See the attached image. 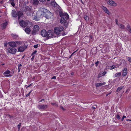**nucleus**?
Returning a JSON list of instances; mask_svg holds the SVG:
<instances>
[{
  "label": "nucleus",
  "mask_w": 131,
  "mask_h": 131,
  "mask_svg": "<svg viewBox=\"0 0 131 131\" xmlns=\"http://www.w3.org/2000/svg\"><path fill=\"white\" fill-rule=\"evenodd\" d=\"M39 1L41 2H43L45 1L46 0H39Z\"/></svg>",
  "instance_id": "43"
},
{
  "label": "nucleus",
  "mask_w": 131,
  "mask_h": 131,
  "mask_svg": "<svg viewBox=\"0 0 131 131\" xmlns=\"http://www.w3.org/2000/svg\"><path fill=\"white\" fill-rule=\"evenodd\" d=\"M51 104L55 106H57L58 105L57 104L55 103H51Z\"/></svg>",
  "instance_id": "35"
},
{
  "label": "nucleus",
  "mask_w": 131,
  "mask_h": 131,
  "mask_svg": "<svg viewBox=\"0 0 131 131\" xmlns=\"http://www.w3.org/2000/svg\"><path fill=\"white\" fill-rule=\"evenodd\" d=\"M60 16H63L61 18L60 23L62 24H64L66 22V19L69 18V16L67 13H63L62 14H60Z\"/></svg>",
  "instance_id": "2"
},
{
  "label": "nucleus",
  "mask_w": 131,
  "mask_h": 131,
  "mask_svg": "<svg viewBox=\"0 0 131 131\" xmlns=\"http://www.w3.org/2000/svg\"><path fill=\"white\" fill-rule=\"evenodd\" d=\"M28 22H27V23H28L27 24H29V25L30 26H29L28 27H26L25 30V31L28 34H29L30 33L31 31V28H30V27H31L32 25L31 23L30 22H29L28 23Z\"/></svg>",
  "instance_id": "6"
},
{
  "label": "nucleus",
  "mask_w": 131,
  "mask_h": 131,
  "mask_svg": "<svg viewBox=\"0 0 131 131\" xmlns=\"http://www.w3.org/2000/svg\"><path fill=\"white\" fill-rule=\"evenodd\" d=\"M63 27L61 26L56 27L54 29V32L56 34L59 35L63 31Z\"/></svg>",
  "instance_id": "3"
},
{
  "label": "nucleus",
  "mask_w": 131,
  "mask_h": 131,
  "mask_svg": "<svg viewBox=\"0 0 131 131\" xmlns=\"http://www.w3.org/2000/svg\"><path fill=\"white\" fill-rule=\"evenodd\" d=\"M32 56V57L31 59V61H33L35 57L34 55H33V56Z\"/></svg>",
  "instance_id": "42"
},
{
  "label": "nucleus",
  "mask_w": 131,
  "mask_h": 131,
  "mask_svg": "<svg viewBox=\"0 0 131 131\" xmlns=\"http://www.w3.org/2000/svg\"><path fill=\"white\" fill-rule=\"evenodd\" d=\"M39 26L37 25H35L33 28L32 33L34 34H35L39 31Z\"/></svg>",
  "instance_id": "7"
},
{
  "label": "nucleus",
  "mask_w": 131,
  "mask_h": 131,
  "mask_svg": "<svg viewBox=\"0 0 131 131\" xmlns=\"http://www.w3.org/2000/svg\"><path fill=\"white\" fill-rule=\"evenodd\" d=\"M126 118V116H123V117H122L121 119V121H123L124 119V118Z\"/></svg>",
  "instance_id": "34"
},
{
  "label": "nucleus",
  "mask_w": 131,
  "mask_h": 131,
  "mask_svg": "<svg viewBox=\"0 0 131 131\" xmlns=\"http://www.w3.org/2000/svg\"><path fill=\"white\" fill-rule=\"evenodd\" d=\"M106 73V72H101L98 75L99 77H101L104 75Z\"/></svg>",
  "instance_id": "18"
},
{
  "label": "nucleus",
  "mask_w": 131,
  "mask_h": 131,
  "mask_svg": "<svg viewBox=\"0 0 131 131\" xmlns=\"http://www.w3.org/2000/svg\"><path fill=\"white\" fill-rule=\"evenodd\" d=\"M32 84H30L29 85H28V86H27V88L30 87V86H31V85Z\"/></svg>",
  "instance_id": "47"
},
{
  "label": "nucleus",
  "mask_w": 131,
  "mask_h": 131,
  "mask_svg": "<svg viewBox=\"0 0 131 131\" xmlns=\"http://www.w3.org/2000/svg\"><path fill=\"white\" fill-rule=\"evenodd\" d=\"M22 66V65L21 64H18V72H19L20 71V70L21 68V67Z\"/></svg>",
  "instance_id": "27"
},
{
  "label": "nucleus",
  "mask_w": 131,
  "mask_h": 131,
  "mask_svg": "<svg viewBox=\"0 0 131 131\" xmlns=\"http://www.w3.org/2000/svg\"><path fill=\"white\" fill-rule=\"evenodd\" d=\"M76 51H75V52H73V53H72L71 54V56L70 57H71V56H72V55H73V54L74 53H75Z\"/></svg>",
  "instance_id": "49"
},
{
  "label": "nucleus",
  "mask_w": 131,
  "mask_h": 131,
  "mask_svg": "<svg viewBox=\"0 0 131 131\" xmlns=\"http://www.w3.org/2000/svg\"><path fill=\"white\" fill-rule=\"evenodd\" d=\"M48 3L50 4L54 8L58 7H59V5L55 2V0H47Z\"/></svg>",
  "instance_id": "5"
},
{
  "label": "nucleus",
  "mask_w": 131,
  "mask_h": 131,
  "mask_svg": "<svg viewBox=\"0 0 131 131\" xmlns=\"http://www.w3.org/2000/svg\"><path fill=\"white\" fill-rule=\"evenodd\" d=\"M39 3V1L38 0H33V4L35 5H38Z\"/></svg>",
  "instance_id": "23"
},
{
  "label": "nucleus",
  "mask_w": 131,
  "mask_h": 131,
  "mask_svg": "<svg viewBox=\"0 0 131 131\" xmlns=\"http://www.w3.org/2000/svg\"><path fill=\"white\" fill-rule=\"evenodd\" d=\"M53 33L50 30L48 31L47 33V35L46 36L47 38V39L53 37Z\"/></svg>",
  "instance_id": "10"
},
{
  "label": "nucleus",
  "mask_w": 131,
  "mask_h": 131,
  "mask_svg": "<svg viewBox=\"0 0 131 131\" xmlns=\"http://www.w3.org/2000/svg\"><path fill=\"white\" fill-rule=\"evenodd\" d=\"M116 118L118 119H119L121 118L120 117V116L118 114H117L116 116Z\"/></svg>",
  "instance_id": "32"
},
{
  "label": "nucleus",
  "mask_w": 131,
  "mask_h": 131,
  "mask_svg": "<svg viewBox=\"0 0 131 131\" xmlns=\"http://www.w3.org/2000/svg\"><path fill=\"white\" fill-rule=\"evenodd\" d=\"M48 106L46 105H39L38 106V107L40 109H45L47 108Z\"/></svg>",
  "instance_id": "14"
},
{
  "label": "nucleus",
  "mask_w": 131,
  "mask_h": 131,
  "mask_svg": "<svg viewBox=\"0 0 131 131\" xmlns=\"http://www.w3.org/2000/svg\"><path fill=\"white\" fill-rule=\"evenodd\" d=\"M92 109H95L96 108V107H95L93 106V107H92Z\"/></svg>",
  "instance_id": "50"
},
{
  "label": "nucleus",
  "mask_w": 131,
  "mask_h": 131,
  "mask_svg": "<svg viewBox=\"0 0 131 131\" xmlns=\"http://www.w3.org/2000/svg\"><path fill=\"white\" fill-rule=\"evenodd\" d=\"M23 14V13L20 11H19L17 12V16H18V19H19L20 17Z\"/></svg>",
  "instance_id": "20"
},
{
  "label": "nucleus",
  "mask_w": 131,
  "mask_h": 131,
  "mask_svg": "<svg viewBox=\"0 0 131 131\" xmlns=\"http://www.w3.org/2000/svg\"><path fill=\"white\" fill-rule=\"evenodd\" d=\"M38 45L37 44L36 45H34V47L35 48H36L38 47Z\"/></svg>",
  "instance_id": "40"
},
{
  "label": "nucleus",
  "mask_w": 131,
  "mask_h": 131,
  "mask_svg": "<svg viewBox=\"0 0 131 131\" xmlns=\"http://www.w3.org/2000/svg\"><path fill=\"white\" fill-rule=\"evenodd\" d=\"M40 12L41 16H44L47 19L51 18L53 17L52 13L46 9L41 8Z\"/></svg>",
  "instance_id": "1"
},
{
  "label": "nucleus",
  "mask_w": 131,
  "mask_h": 131,
  "mask_svg": "<svg viewBox=\"0 0 131 131\" xmlns=\"http://www.w3.org/2000/svg\"><path fill=\"white\" fill-rule=\"evenodd\" d=\"M105 84L106 83L105 82L101 83H98L96 84V87H98L101 85H105Z\"/></svg>",
  "instance_id": "21"
},
{
  "label": "nucleus",
  "mask_w": 131,
  "mask_h": 131,
  "mask_svg": "<svg viewBox=\"0 0 131 131\" xmlns=\"http://www.w3.org/2000/svg\"><path fill=\"white\" fill-rule=\"evenodd\" d=\"M60 108H61L64 111L65 110V109L64 108L62 107L61 106V107Z\"/></svg>",
  "instance_id": "46"
},
{
  "label": "nucleus",
  "mask_w": 131,
  "mask_h": 131,
  "mask_svg": "<svg viewBox=\"0 0 131 131\" xmlns=\"http://www.w3.org/2000/svg\"><path fill=\"white\" fill-rule=\"evenodd\" d=\"M10 71L9 70H8L6 71L5 72L3 73V74L6 77H11L12 76V75L10 74H9L8 75H5L6 74H10Z\"/></svg>",
  "instance_id": "15"
},
{
  "label": "nucleus",
  "mask_w": 131,
  "mask_h": 131,
  "mask_svg": "<svg viewBox=\"0 0 131 131\" xmlns=\"http://www.w3.org/2000/svg\"><path fill=\"white\" fill-rule=\"evenodd\" d=\"M123 62H125V61L124 60H123Z\"/></svg>",
  "instance_id": "53"
},
{
  "label": "nucleus",
  "mask_w": 131,
  "mask_h": 131,
  "mask_svg": "<svg viewBox=\"0 0 131 131\" xmlns=\"http://www.w3.org/2000/svg\"><path fill=\"white\" fill-rule=\"evenodd\" d=\"M118 26L120 28L124 29L125 28L124 26L121 24H119Z\"/></svg>",
  "instance_id": "28"
},
{
  "label": "nucleus",
  "mask_w": 131,
  "mask_h": 131,
  "mask_svg": "<svg viewBox=\"0 0 131 131\" xmlns=\"http://www.w3.org/2000/svg\"><path fill=\"white\" fill-rule=\"evenodd\" d=\"M56 76H54L52 78V79H56Z\"/></svg>",
  "instance_id": "44"
},
{
  "label": "nucleus",
  "mask_w": 131,
  "mask_h": 131,
  "mask_svg": "<svg viewBox=\"0 0 131 131\" xmlns=\"http://www.w3.org/2000/svg\"><path fill=\"white\" fill-rule=\"evenodd\" d=\"M37 52V51L36 50L32 54L31 56H33V55H34Z\"/></svg>",
  "instance_id": "36"
},
{
  "label": "nucleus",
  "mask_w": 131,
  "mask_h": 131,
  "mask_svg": "<svg viewBox=\"0 0 131 131\" xmlns=\"http://www.w3.org/2000/svg\"><path fill=\"white\" fill-rule=\"evenodd\" d=\"M12 36L14 38H16L18 36L17 35H13Z\"/></svg>",
  "instance_id": "37"
},
{
  "label": "nucleus",
  "mask_w": 131,
  "mask_h": 131,
  "mask_svg": "<svg viewBox=\"0 0 131 131\" xmlns=\"http://www.w3.org/2000/svg\"><path fill=\"white\" fill-rule=\"evenodd\" d=\"M33 19L35 20L36 21H38L39 20V18L37 17V14H36V15H32Z\"/></svg>",
  "instance_id": "19"
},
{
  "label": "nucleus",
  "mask_w": 131,
  "mask_h": 131,
  "mask_svg": "<svg viewBox=\"0 0 131 131\" xmlns=\"http://www.w3.org/2000/svg\"><path fill=\"white\" fill-rule=\"evenodd\" d=\"M127 121H131V120L129 119H128L127 120Z\"/></svg>",
  "instance_id": "52"
},
{
  "label": "nucleus",
  "mask_w": 131,
  "mask_h": 131,
  "mask_svg": "<svg viewBox=\"0 0 131 131\" xmlns=\"http://www.w3.org/2000/svg\"><path fill=\"white\" fill-rule=\"evenodd\" d=\"M117 20H116V24L117 25H118V26H119V24L118 23V22H117Z\"/></svg>",
  "instance_id": "45"
},
{
  "label": "nucleus",
  "mask_w": 131,
  "mask_h": 131,
  "mask_svg": "<svg viewBox=\"0 0 131 131\" xmlns=\"http://www.w3.org/2000/svg\"><path fill=\"white\" fill-rule=\"evenodd\" d=\"M18 43L21 44V42L18 41H16L15 42L13 41L9 42V44L10 47H13L16 48L17 46L16 43L18 44Z\"/></svg>",
  "instance_id": "8"
},
{
  "label": "nucleus",
  "mask_w": 131,
  "mask_h": 131,
  "mask_svg": "<svg viewBox=\"0 0 131 131\" xmlns=\"http://www.w3.org/2000/svg\"><path fill=\"white\" fill-rule=\"evenodd\" d=\"M127 73V70L126 68H125L123 70L122 75L123 76L126 75Z\"/></svg>",
  "instance_id": "17"
},
{
  "label": "nucleus",
  "mask_w": 131,
  "mask_h": 131,
  "mask_svg": "<svg viewBox=\"0 0 131 131\" xmlns=\"http://www.w3.org/2000/svg\"><path fill=\"white\" fill-rule=\"evenodd\" d=\"M107 3L108 5L111 6H116L117 5V4L113 0H108L107 2Z\"/></svg>",
  "instance_id": "9"
},
{
  "label": "nucleus",
  "mask_w": 131,
  "mask_h": 131,
  "mask_svg": "<svg viewBox=\"0 0 131 131\" xmlns=\"http://www.w3.org/2000/svg\"><path fill=\"white\" fill-rule=\"evenodd\" d=\"M111 93H109L108 94H107L106 95V96H108V95L110 94H111Z\"/></svg>",
  "instance_id": "51"
},
{
  "label": "nucleus",
  "mask_w": 131,
  "mask_h": 131,
  "mask_svg": "<svg viewBox=\"0 0 131 131\" xmlns=\"http://www.w3.org/2000/svg\"><path fill=\"white\" fill-rule=\"evenodd\" d=\"M127 59L130 62H131V58L127 57H126Z\"/></svg>",
  "instance_id": "31"
},
{
  "label": "nucleus",
  "mask_w": 131,
  "mask_h": 131,
  "mask_svg": "<svg viewBox=\"0 0 131 131\" xmlns=\"http://www.w3.org/2000/svg\"><path fill=\"white\" fill-rule=\"evenodd\" d=\"M17 13L15 11H13V12H12V16L13 17H16L17 16Z\"/></svg>",
  "instance_id": "22"
},
{
  "label": "nucleus",
  "mask_w": 131,
  "mask_h": 131,
  "mask_svg": "<svg viewBox=\"0 0 131 131\" xmlns=\"http://www.w3.org/2000/svg\"><path fill=\"white\" fill-rule=\"evenodd\" d=\"M119 66H118V65L117 66H117H116H116H115L112 65V66L110 67V69H111V70H112V69H115V68H117V67L118 68L119 67Z\"/></svg>",
  "instance_id": "24"
},
{
  "label": "nucleus",
  "mask_w": 131,
  "mask_h": 131,
  "mask_svg": "<svg viewBox=\"0 0 131 131\" xmlns=\"http://www.w3.org/2000/svg\"><path fill=\"white\" fill-rule=\"evenodd\" d=\"M41 36L44 37H46L47 35V33L46 30H43L41 31Z\"/></svg>",
  "instance_id": "12"
},
{
  "label": "nucleus",
  "mask_w": 131,
  "mask_h": 131,
  "mask_svg": "<svg viewBox=\"0 0 131 131\" xmlns=\"http://www.w3.org/2000/svg\"><path fill=\"white\" fill-rule=\"evenodd\" d=\"M84 19L86 20H87V16L86 15H85L84 16Z\"/></svg>",
  "instance_id": "39"
},
{
  "label": "nucleus",
  "mask_w": 131,
  "mask_h": 131,
  "mask_svg": "<svg viewBox=\"0 0 131 131\" xmlns=\"http://www.w3.org/2000/svg\"><path fill=\"white\" fill-rule=\"evenodd\" d=\"M127 29L129 32L131 33V27H130L129 25L127 26Z\"/></svg>",
  "instance_id": "30"
},
{
  "label": "nucleus",
  "mask_w": 131,
  "mask_h": 131,
  "mask_svg": "<svg viewBox=\"0 0 131 131\" xmlns=\"http://www.w3.org/2000/svg\"><path fill=\"white\" fill-rule=\"evenodd\" d=\"M17 51L16 48L13 47H10L7 49V52L12 54H15Z\"/></svg>",
  "instance_id": "4"
},
{
  "label": "nucleus",
  "mask_w": 131,
  "mask_h": 131,
  "mask_svg": "<svg viewBox=\"0 0 131 131\" xmlns=\"http://www.w3.org/2000/svg\"><path fill=\"white\" fill-rule=\"evenodd\" d=\"M11 5L13 6H14L15 5V4L13 2H12L11 3Z\"/></svg>",
  "instance_id": "41"
},
{
  "label": "nucleus",
  "mask_w": 131,
  "mask_h": 131,
  "mask_svg": "<svg viewBox=\"0 0 131 131\" xmlns=\"http://www.w3.org/2000/svg\"><path fill=\"white\" fill-rule=\"evenodd\" d=\"M97 63H98V62H96V63H95V64H97Z\"/></svg>",
  "instance_id": "55"
},
{
  "label": "nucleus",
  "mask_w": 131,
  "mask_h": 131,
  "mask_svg": "<svg viewBox=\"0 0 131 131\" xmlns=\"http://www.w3.org/2000/svg\"><path fill=\"white\" fill-rule=\"evenodd\" d=\"M71 75H73L74 74V73H71Z\"/></svg>",
  "instance_id": "54"
},
{
  "label": "nucleus",
  "mask_w": 131,
  "mask_h": 131,
  "mask_svg": "<svg viewBox=\"0 0 131 131\" xmlns=\"http://www.w3.org/2000/svg\"><path fill=\"white\" fill-rule=\"evenodd\" d=\"M44 100V99H41L40 101L39 102H41L42 101H43Z\"/></svg>",
  "instance_id": "48"
},
{
  "label": "nucleus",
  "mask_w": 131,
  "mask_h": 131,
  "mask_svg": "<svg viewBox=\"0 0 131 131\" xmlns=\"http://www.w3.org/2000/svg\"><path fill=\"white\" fill-rule=\"evenodd\" d=\"M121 75V73L120 72H118L116 73L115 74V77H118L120 76Z\"/></svg>",
  "instance_id": "29"
},
{
  "label": "nucleus",
  "mask_w": 131,
  "mask_h": 131,
  "mask_svg": "<svg viewBox=\"0 0 131 131\" xmlns=\"http://www.w3.org/2000/svg\"><path fill=\"white\" fill-rule=\"evenodd\" d=\"M92 38V36H91V38Z\"/></svg>",
  "instance_id": "56"
},
{
  "label": "nucleus",
  "mask_w": 131,
  "mask_h": 131,
  "mask_svg": "<svg viewBox=\"0 0 131 131\" xmlns=\"http://www.w3.org/2000/svg\"><path fill=\"white\" fill-rule=\"evenodd\" d=\"M102 8L104 11L108 15H110L111 14V13L106 7L103 6L102 7Z\"/></svg>",
  "instance_id": "11"
},
{
  "label": "nucleus",
  "mask_w": 131,
  "mask_h": 131,
  "mask_svg": "<svg viewBox=\"0 0 131 131\" xmlns=\"http://www.w3.org/2000/svg\"><path fill=\"white\" fill-rule=\"evenodd\" d=\"M7 22H5V23H4L3 24H2V27L3 29L5 28L6 26L7 25Z\"/></svg>",
  "instance_id": "25"
},
{
  "label": "nucleus",
  "mask_w": 131,
  "mask_h": 131,
  "mask_svg": "<svg viewBox=\"0 0 131 131\" xmlns=\"http://www.w3.org/2000/svg\"><path fill=\"white\" fill-rule=\"evenodd\" d=\"M25 47L24 46H21L18 48V51L19 52H23L25 50Z\"/></svg>",
  "instance_id": "16"
},
{
  "label": "nucleus",
  "mask_w": 131,
  "mask_h": 131,
  "mask_svg": "<svg viewBox=\"0 0 131 131\" xmlns=\"http://www.w3.org/2000/svg\"><path fill=\"white\" fill-rule=\"evenodd\" d=\"M32 90H31L30 91V92L28 93L27 94H26V97H27L28 96L30 95V93L32 92Z\"/></svg>",
  "instance_id": "33"
},
{
  "label": "nucleus",
  "mask_w": 131,
  "mask_h": 131,
  "mask_svg": "<svg viewBox=\"0 0 131 131\" xmlns=\"http://www.w3.org/2000/svg\"><path fill=\"white\" fill-rule=\"evenodd\" d=\"M123 88V86H121L120 87H118L117 90H116V92H119Z\"/></svg>",
  "instance_id": "26"
},
{
  "label": "nucleus",
  "mask_w": 131,
  "mask_h": 131,
  "mask_svg": "<svg viewBox=\"0 0 131 131\" xmlns=\"http://www.w3.org/2000/svg\"><path fill=\"white\" fill-rule=\"evenodd\" d=\"M21 125V123L19 124L18 125V129L19 130L20 129Z\"/></svg>",
  "instance_id": "38"
},
{
  "label": "nucleus",
  "mask_w": 131,
  "mask_h": 131,
  "mask_svg": "<svg viewBox=\"0 0 131 131\" xmlns=\"http://www.w3.org/2000/svg\"><path fill=\"white\" fill-rule=\"evenodd\" d=\"M19 24L22 27H25L27 25L25 22L22 20H20Z\"/></svg>",
  "instance_id": "13"
},
{
  "label": "nucleus",
  "mask_w": 131,
  "mask_h": 131,
  "mask_svg": "<svg viewBox=\"0 0 131 131\" xmlns=\"http://www.w3.org/2000/svg\"><path fill=\"white\" fill-rule=\"evenodd\" d=\"M4 64H2V65H4Z\"/></svg>",
  "instance_id": "57"
}]
</instances>
